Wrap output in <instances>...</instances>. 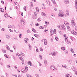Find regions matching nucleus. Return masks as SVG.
Here are the masks:
<instances>
[{"mask_svg": "<svg viewBox=\"0 0 77 77\" xmlns=\"http://www.w3.org/2000/svg\"><path fill=\"white\" fill-rule=\"evenodd\" d=\"M5 18H7V17H9V16H8V14H6L5 15Z\"/></svg>", "mask_w": 77, "mask_h": 77, "instance_id": "25", "label": "nucleus"}, {"mask_svg": "<svg viewBox=\"0 0 77 77\" xmlns=\"http://www.w3.org/2000/svg\"><path fill=\"white\" fill-rule=\"evenodd\" d=\"M24 41H26V43H27V40H26V38H25L24 39Z\"/></svg>", "mask_w": 77, "mask_h": 77, "instance_id": "40", "label": "nucleus"}, {"mask_svg": "<svg viewBox=\"0 0 77 77\" xmlns=\"http://www.w3.org/2000/svg\"><path fill=\"white\" fill-rule=\"evenodd\" d=\"M51 30L50 31V35H51V36H52V35H53V33H52V32H53V29H51Z\"/></svg>", "mask_w": 77, "mask_h": 77, "instance_id": "8", "label": "nucleus"}, {"mask_svg": "<svg viewBox=\"0 0 77 77\" xmlns=\"http://www.w3.org/2000/svg\"><path fill=\"white\" fill-rule=\"evenodd\" d=\"M19 55L20 56V54H16V56H19Z\"/></svg>", "mask_w": 77, "mask_h": 77, "instance_id": "56", "label": "nucleus"}, {"mask_svg": "<svg viewBox=\"0 0 77 77\" xmlns=\"http://www.w3.org/2000/svg\"><path fill=\"white\" fill-rule=\"evenodd\" d=\"M24 60H22V65H23L24 64Z\"/></svg>", "mask_w": 77, "mask_h": 77, "instance_id": "34", "label": "nucleus"}, {"mask_svg": "<svg viewBox=\"0 0 77 77\" xmlns=\"http://www.w3.org/2000/svg\"><path fill=\"white\" fill-rule=\"evenodd\" d=\"M28 76L29 77H32V76L31 75H28Z\"/></svg>", "mask_w": 77, "mask_h": 77, "instance_id": "61", "label": "nucleus"}, {"mask_svg": "<svg viewBox=\"0 0 77 77\" xmlns=\"http://www.w3.org/2000/svg\"><path fill=\"white\" fill-rule=\"evenodd\" d=\"M71 51L72 53H74V52L73 51V49L72 48H71Z\"/></svg>", "mask_w": 77, "mask_h": 77, "instance_id": "28", "label": "nucleus"}, {"mask_svg": "<svg viewBox=\"0 0 77 77\" xmlns=\"http://www.w3.org/2000/svg\"><path fill=\"white\" fill-rule=\"evenodd\" d=\"M29 50H31V49H32V46L31 45H29Z\"/></svg>", "mask_w": 77, "mask_h": 77, "instance_id": "13", "label": "nucleus"}, {"mask_svg": "<svg viewBox=\"0 0 77 77\" xmlns=\"http://www.w3.org/2000/svg\"><path fill=\"white\" fill-rule=\"evenodd\" d=\"M71 32L72 33L73 35H74L76 32L74 31H72Z\"/></svg>", "mask_w": 77, "mask_h": 77, "instance_id": "15", "label": "nucleus"}, {"mask_svg": "<svg viewBox=\"0 0 77 77\" xmlns=\"http://www.w3.org/2000/svg\"><path fill=\"white\" fill-rule=\"evenodd\" d=\"M55 53V52H53V56H55V54H54Z\"/></svg>", "mask_w": 77, "mask_h": 77, "instance_id": "42", "label": "nucleus"}, {"mask_svg": "<svg viewBox=\"0 0 77 77\" xmlns=\"http://www.w3.org/2000/svg\"><path fill=\"white\" fill-rule=\"evenodd\" d=\"M45 40H46L45 39L44 44L45 45H47V42H45Z\"/></svg>", "mask_w": 77, "mask_h": 77, "instance_id": "23", "label": "nucleus"}, {"mask_svg": "<svg viewBox=\"0 0 77 77\" xmlns=\"http://www.w3.org/2000/svg\"><path fill=\"white\" fill-rule=\"evenodd\" d=\"M6 57L7 58H8V59H9V56H8L7 55L6 56Z\"/></svg>", "mask_w": 77, "mask_h": 77, "instance_id": "57", "label": "nucleus"}, {"mask_svg": "<svg viewBox=\"0 0 77 77\" xmlns=\"http://www.w3.org/2000/svg\"><path fill=\"white\" fill-rule=\"evenodd\" d=\"M75 8H76V11H77V5H76V6H75Z\"/></svg>", "mask_w": 77, "mask_h": 77, "instance_id": "63", "label": "nucleus"}, {"mask_svg": "<svg viewBox=\"0 0 77 77\" xmlns=\"http://www.w3.org/2000/svg\"><path fill=\"white\" fill-rule=\"evenodd\" d=\"M36 10L37 11H38V7H36L35 8Z\"/></svg>", "mask_w": 77, "mask_h": 77, "instance_id": "45", "label": "nucleus"}, {"mask_svg": "<svg viewBox=\"0 0 77 77\" xmlns=\"http://www.w3.org/2000/svg\"><path fill=\"white\" fill-rule=\"evenodd\" d=\"M40 29H44V28L42 26H40L39 27Z\"/></svg>", "mask_w": 77, "mask_h": 77, "instance_id": "19", "label": "nucleus"}, {"mask_svg": "<svg viewBox=\"0 0 77 77\" xmlns=\"http://www.w3.org/2000/svg\"><path fill=\"white\" fill-rule=\"evenodd\" d=\"M75 5H77V0H75Z\"/></svg>", "mask_w": 77, "mask_h": 77, "instance_id": "44", "label": "nucleus"}, {"mask_svg": "<svg viewBox=\"0 0 77 77\" xmlns=\"http://www.w3.org/2000/svg\"><path fill=\"white\" fill-rule=\"evenodd\" d=\"M58 28L59 29H60V30H66V27H65V26L63 24H62L61 26H58Z\"/></svg>", "mask_w": 77, "mask_h": 77, "instance_id": "1", "label": "nucleus"}, {"mask_svg": "<svg viewBox=\"0 0 77 77\" xmlns=\"http://www.w3.org/2000/svg\"><path fill=\"white\" fill-rule=\"evenodd\" d=\"M67 29H68V30H70V27L69 26H67Z\"/></svg>", "mask_w": 77, "mask_h": 77, "instance_id": "33", "label": "nucleus"}, {"mask_svg": "<svg viewBox=\"0 0 77 77\" xmlns=\"http://www.w3.org/2000/svg\"><path fill=\"white\" fill-rule=\"evenodd\" d=\"M44 63L46 65H47V60H44Z\"/></svg>", "mask_w": 77, "mask_h": 77, "instance_id": "14", "label": "nucleus"}, {"mask_svg": "<svg viewBox=\"0 0 77 77\" xmlns=\"http://www.w3.org/2000/svg\"><path fill=\"white\" fill-rule=\"evenodd\" d=\"M42 16H45V13L44 12H42Z\"/></svg>", "mask_w": 77, "mask_h": 77, "instance_id": "27", "label": "nucleus"}, {"mask_svg": "<svg viewBox=\"0 0 77 77\" xmlns=\"http://www.w3.org/2000/svg\"><path fill=\"white\" fill-rule=\"evenodd\" d=\"M39 57H40V59H42V55H39Z\"/></svg>", "mask_w": 77, "mask_h": 77, "instance_id": "47", "label": "nucleus"}, {"mask_svg": "<svg viewBox=\"0 0 77 77\" xmlns=\"http://www.w3.org/2000/svg\"><path fill=\"white\" fill-rule=\"evenodd\" d=\"M75 29L76 30H77V27L76 26L75 27Z\"/></svg>", "mask_w": 77, "mask_h": 77, "instance_id": "62", "label": "nucleus"}, {"mask_svg": "<svg viewBox=\"0 0 77 77\" xmlns=\"http://www.w3.org/2000/svg\"><path fill=\"white\" fill-rule=\"evenodd\" d=\"M47 31H48V30H47V29H46L44 31V32H46Z\"/></svg>", "mask_w": 77, "mask_h": 77, "instance_id": "51", "label": "nucleus"}, {"mask_svg": "<svg viewBox=\"0 0 77 77\" xmlns=\"http://www.w3.org/2000/svg\"><path fill=\"white\" fill-rule=\"evenodd\" d=\"M46 2L47 3V4H48V5H49L50 6H52V5H51V4H50L51 2L49 0H47Z\"/></svg>", "mask_w": 77, "mask_h": 77, "instance_id": "5", "label": "nucleus"}, {"mask_svg": "<svg viewBox=\"0 0 77 77\" xmlns=\"http://www.w3.org/2000/svg\"><path fill=\"white\" fill-rule=\"evenodd\" d=\"M63 36L65 37V38H66V34H64L63 35Z\"/></svg>", "mask_w": 77, "mask_h": 77, "instance_id": "50", "label": "nucleus"}, {"mask_svg": "<svg viewBox=\"0 0 77 77\" xmlns=\"http://www.w3.org/2000/svg\"><path fill=\"white\" fill-rule=\"evenodd\" d=\"M6 37L7 39H9L10 38V36L9 35H7Z\"/></svg>", "mask_w": 77, "mask_h": 77, "instance_id": "17", "label": "nucleus"}, {"mask_svg": "<svg viewBox=\"0 0 77 77\" xmlns=\"http://www.w3.org/2000/svg\"><path fill=\"white\" fill-rule=\"evenodd\" d=\"M50 69L52 70H55V69H56V68H55V66L52 65L50 67Z\"/></svg>", "mask_w": 77, "mask_h": 77, "instance_id": "3", "label": "nucleus"}, {"mask_svg": "<svg viewBox=\"0 0 77 77\" xmlns=\"http://www.w3.org/2000/svg\"><path fill=\"white\" fill-rule=\"evenodd\" d=\"M2 51L3 53H6V51L5 50L3 49Z\"/></svg>", "mask_w": 77, "mask_h": 77, "instance_id": "37", "label": "nucleus"}, {"mask_svg": "<svg viewBox=\"0 0 77 77\" xmlns=\"http://www.w3.org/2000/svg\"><path fill=\"white\" fill-rule=\"evenodd\" d=\"M45 23L46 24H49V23L48 22H47L46 21H45Z\"/></svg>", "mask_w": 77, "mask_h": 77, "instance_id": "48", "label": "nucleus"}, {"mask_svg": "<svg viewBox=\"0 0 77 77\" xmlns=\"http://www.w3.org/2000/svg\"><path fill=\"white\" fill-rule=\"evenodd\" d=\"M66 77H68L69 76V74H67L66 75Z\"/></svg>", "mask_w": 77, "mask_h": 77, "instance_id": "36", "label": "nucleus"}, {"mask_svg": "<svg viewBox=\"0 0 77 77\" xmlns=\"http://www.w3.org/2000/svg\"><path fill=\"white\" fill-rule=\"evenodd\" d=\"M32 41H34V40H35V38H34L33 37H32Z\"/></svg>", "mask_w": 77, "mask_h": 77, "instance_id": "54", "label": "nucleus"}, {"mask_svg": "<svg viewBox=\"0 0 77 77\" xmlns=\"http://www.w3.org/2000/svg\"><path fill=\"white\" fill-rule=\"evenodd\" d=\"M32 31L34 32V33H36V30L34 29H32Z\"/></svg>", "mask_w": 77, "mask_h": 77, "instance_id": "16", "label": "nucleus"}, {"mask_svg": "<svg viewBox=\"0 0 77 77\" xmlns=\"http://www.w3.org/2000/svg\"><path fill=\"white\" fill-rule=\"evenodd\" d=\"M31 62H30V61H29V62H28V65H29V64H30V63H31Z\"/></svg>", "mask_w": 77, "mask_h": 77, "instance_id": "55", "label": "nucleus"}, {"mask_svg": "<svg viewBox=\"0 0 77 77\" xmlns=\"http://www.w3.org/2000/svg\"><path fill=\"white\" fill-rule=\"evenodd\" d=\"M10 27H11V25H9L8 26V28H10Z\"/></svg>", "mask_w": 77, "mask_h": 77, "instance_id": "59", "label": "nucleus"}, {"mask_svg": "<svg viewBox=\"0 0 77 77\" xmlns=\"http://www.w3.org/2000/svg\"><path fill=\"white\" fill-rule=\"evenodd\" d=\"M26 7H24L23 8V9H24V11H26Z\"/></svg>", "mask_w": 77, "mask_h": 77, "instance_id": "39", "label": "nucleus"}, {"mask_svg": "<svg viewBox=\"0 0 77 77\" xmlns=\"http://www.w3.org/2000/svg\"><path fill=\"white\" fill-rule=\"evenodd\" d=\"M42 9H46V7L45 6L43 7Z\"/></svg>", "mask_w": 77, "mask_h": 77, "instance_id": "41", "label": "nucleus"}, {"mask_svg": "<svg viewBox=\"0 0 77 77\" xmlns=\"http://www.w3.org/2000/svg\"><path fill=\"white\" fill-rule=\"evenodd\" d=\"M73 56H74L75 57V56H76V54H73Z\"/></svg>", "mask_w": 77, "mask_h": 77, "instance_id": "60", "label": "nucleus"}, {"mask_svg": "<svg viewBox=\"0 0 77 77\" xmlns=\"http://www.w3.org/2000/svg\"><path fill=\"white\" fill-rule=\"evenodd\" d=\"M20 60H23V58L22 57H20Z\"/></svg>", "mask_w": 77, "mask_h": 77, "instance_id": "38", "label": "nucleus"}, {"mask_svg": "<svg viewBox=\"0 0 77 77\" xmlns=\"http://www.w3.org/2000/svg\"><path fill=\"white\" fill-rule=\"evenodd\" d=\"M56 33V29H54V34H55Z\"/></svg>", "mask_w": 77, "mask_h": 77, "instance_id": "31", "label": "nucleus"}, {"mask_svg": "<svg viewBox=\"0 0 77 77\" xmlns=\"http://www.w3.org/2000/svg\"><path fill=\"white\" fill-rule=\"evenodd\" d=\"M6 47L7 49L8 50H10V48H9V46H8V45H6Z\"/></svg>", "mask_w": 77, "mask_h": 77, "instance_id": "10", "label": "nucleus"}, {"mask_svg": "<svg viewBox=\"0 0 77 77\" xmlns=\"http://www.w3.org/2000/svg\"><path fill=\"white\" fill-rule=\"evenodd\" d=\"M65 41L66 42L68 41V37H66L65 39Z\"/></svg>", "mask_w": 77, "mask_h": 77, "instance_id": "11", "label": "nucleus"}, {"mask_svg": "<svg viewBox=\"0 0 77 77\" xmlns=\"http://www.w3.org/2000/svg\"><path fill=\"white\" fill-rule=\"evenodd\" d=\"M27 32L28 33H30V30H28Z\"/></svg>", "mask_w": 77, "mask_h": 77, "instance_id": "46", "label": "nucleus"}, {"mask_svg": "<svg viewBox=\"0 0 77 77\" xmlns=\"http://www.w3.org/2000/svg\"><path fill=\"white\" fill-rule=\"evenodd\" d=\"M0 11L1 12H4V9H3V8H0Z\"/></svg>", "mask_w": 77, "mask_h": 77, "instance_id": "20", "label": "nucleus"}, {"mask_svg": "<svg viewBox=\"0 0 77 77\" xmlns=\"http://www.w3.org/2000/svg\"><path fill=\"white\" fill-rule=\"evenodd\" d=\"M75 74H76V75H77V71H75Z\"/></svg>", "mask_w": 77, "mask_h": 77, "instance_id": "64", "label": "nucleus"}, {"mask_svg": "<svg viewBox=\"0 0 77 77\" xmlns=\"http://www.w3.org/2000/svg\"><path fill=\"white\" fill-rule=\"evenodd\" d=\"M21 71H23L22 72V73H24L25 72H26L27 71V70H25V69H24V68L23 69H21Z\"/></svg>", "mask_w": 77, "mask_h": 77, "instance_id": "4", "label": "nucleus"}, {"mask_svg": "<svg viewBox=\"0 0 77 77\" xmlns=\"http://www.w3.org/2000/svg\"><path fill=\"white\" fill-rule=\"evenodd\" d=\"M7 68H9V69H11V66H10V65H7Z\"/></svg>", "mask_w": 77, "mask_h": 77, "instance_id": "22", "label": "nucleus"}, {"mask_svg": "<svg viewBox=\"0 0 77 77\" xmlns=\"http://www.w3.org/2000/svg\"><path fill=\"white\" fill-rule=\"evenodd\" d=\"M59 16H60L61 17H66V15L63 14L62 13H59L58 14Z\"/></svg>", "mask_w": 77, "mask_h": 77, "instance_id": "2", "label": "nucleus"}, {"mask_svg": "<svg viewBox=\"0 0 77 77\" xmlns=\"http://www.w3.org/2000/svg\"><path fill=\"white\" fill-rule=\"evenodd\" d=\"M20 24H21L22 26H24L25 24V22H24V20H22L20 22Z\"/></svg>", "mask_w": 77, "mask_h": 77, "instance_id": "6", "label": "nucleus"}, {"mask_svg": "<svg viewBox=\"0 0 77 77\" xmlns=\"http://www.w3.org/2000/svg\"><path fill=\"white\" fill-rule=\"evenodd\" d=\"M52 2H53V3L54 5H56V2H55V0H53Z\"/></svg>", "mask_w": 77, "mask_h": 77, "instance_id": "26", "label": "nucleus"}, {"mask_svg": "<svg viewBox=\"0 0 77 77\" xmlns=\"http://www.w3.org/2000/svg\"><path fill=\"white\" fill-rule=\"evenodd\" d=\"M34 36L36 38H38L39 37V35L38 34H34Z\"/></svg>", "mask_w": 77, "mask_h": 77, "instance_id": "21", "label": "nucleus"}, {"mask_svg": "<svg viewBox=\"0 0 77 77\" xmlns=\"http://www.w3.org/2000/svg\"><path fill=\"white\" fill-rule=\"evenodd\" d=\"M36 77H38L39 76V75L38 74H36L35 75Z\"/></svg>", "mask_w": 77, "mask_h": 77, "instance_id": "52", "label": "nucleus"}, {"mask_svg": "<svg viewBox=\"0 0 77 77\" xmlns=\"http://www.w3.org/2000/svg\"><path fill=\"white\" fill-rule=\"evenodd\" d=\"M68 3H69V2H68V1H66L65 2V3H66V4H68Z\"/></svg>", "mask_w": 77, "mask_h": 77, "instance_id": "35", "label": "nucleus"}, {"mask_svg": "<svg viewBox=\"0 0 77 77\" xmlns=\"http://www.w3.org/2000/svg\"><path fill=\"white\" fill-rule=\"evenodd\" d=\"M38 18V17L37 16V15H34V19H36V18Z\"/></svg>", "mask_w": 77, "mask_h": 77, "instance_id": "12", "label": "nucleus"}, {"mask_svg": "<svg viewBox=\"0 0 77 77\" xmlns=\"http://www.w3.org/2000/svg\"><path fill=\"white\" fill-rule=\"evenodd\" d=\"M66 13L67 15V16H68V15H69V11H68V10H66Z\"/></svg>", "mask_w": 77, "mask_h": 77, "instance_id": "9", "label": "nucleus"}, {"mask_svg": "<svg viewBox=\"0 0 77 77\" xmlns=\"http://www.w3.org/2000/svg\"><path fill=\"white\" fill-rule=\"evenodd\" d=\"M13 48H14V49H15V48H16L15 46H13Z\"/></svg>", "mask_w": 77, "mask_h": 77, "instance_id": "58", "label": "nucleus"}, {"mask_svg": "<svg viewBox=\"0 0 77 77\" xmlns=\"http://www.w3.org/2000/svg\"><path fill=\"white\" fill-rule=\"evenodd\" d=\"M66 42H67V44H71V42H70L69 41H68V40Z\"/></svg>", "mask_w": 77, "mask_h": 77, "instance_id": "18", "label": "nucleus"}, {"mask_svg": "<svg viewBox=\"0 0 77 77\" xmlns=\"http://www.w3.org/2000/svg\"><path fill=\"white\" fill-rule=\"evenodd\" d=\"M71 23H72V26H75V23H74V21H73V20H71Z\"/></svg>", "mask_w": 77, "mask_h": 77, "instance_id": "7", "label": "nucleus"}, {"mask_svg": "<svg viewBox=\"0 0 77 77\" xmlns=\"http://www.w3.org/2000/svg\"><path fill=\"white\" fill-rule=\"evenodd\" d=\"M25 69L26 71H27L28 70V67H27V66H25Z\"/></svg>", "mask_w": 77, "mask_h": 77, "instance_id": "29", "label": "nucleus"}, {"mask_svg": "<svg viewBox=\"0 0 77 77\" xmlns=\"http://www.w3.org/2000/svg\"><path fill=\"white\" fill-rule=\"evenodd\" d=\"M23 35H22V34H20L19 35V37L20 38H21L22 37Z\"/></svg>", "mask_w": 77, "mask_h": 77, "instance_id": "30", "label": "nucleus"}, {"mask_svg": "<svg viewBox=\"0 0 77 77\" xmlns=\"http://www.w3.org/2000/svg\"><path fill=\"white\" fill-rule=\"evenodd\" d=\"M34 14H35V15H37V12H34Z\"/></svg>", "mask_w": 77, "mask_h": 77, "instance_id": "53", "label": "nucleus"}, {"mask_svg": "<svg viewBox=\"0 0 77 77\" xmlns=\"http://www.w3.org/2000/svg\"><path fill=\"white\" fill-rule=\"evenodd\" d=\"M61 49H62V50L64 51L65 50V47H62L61 48Z\"/></svg>", "mask_w": 77, "mask_h": 77, "instance_id": "24", "label": "nucleus"}, {"mask_svg": "<svg viewBox=\"0 0 77 77\" xmlns=\"http://www.w3.org/2000/svg\"><path fill=\"white\" fill-rule=\"evenodd\" d=\"M15 5H17V6H18V3H17V2H16V3L15 4Z\"/></svg>", "mask_w": 77, "mask_h": 77, "instance_id": "49", "label": "nucleus"}, {"mask_svg": "<svg viewBox=\"0 0 77 77\" xmlns=\"http://www.w3.org/2000/svg\"><path fill=\"white\" fill-rule=\"evenodd\" d=\"M55 39L56 41H58L59 40V38H58L57 37H56Z\"/></svg>", "mask_w": 77, "mask_h": 77, "instance_id": "43", "label": "nucleus"}, {"mask_svg": "<svg viewBox=\"0 0 77 77\" xmlns=\"http://www.w3.org/2000/svg\"><path fill=\"white\" fill-rule=\"evenodd\" d=\"M40 51H43V50L42 49V48L41 47L40 48Z\"/></svg>", "mask_w": 77, "mask_h": 77, "instance_id": "32", "label": "nucleus"}]
</instances>
